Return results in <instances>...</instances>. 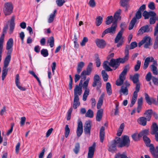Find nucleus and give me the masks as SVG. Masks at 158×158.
Wrapping results in <instances>:
<instances>
[{
	"instance_id": "obj_1",
	"label": "nucleus",
	"mask_w": 158,
	"mask_h": 158,
	"mask_svg": "<svg viewBox=\"0 0 158 158\" xmlns=\"http://www.w3.org/2000/svg\"><path fill=\"white\" fill-rule=\"evenodd\" d=\"M119 65L118 58L116 59H112L109 62L107 61H105L103 63V67L106 71H111L112 69L109 65L114 68V70H115L119 66Z\"/></svg>"
},
{
	"instance_id": "obj_2",
	"label": "nucleus",
	"mask_w": 158,
	"mask_h": 158,
	"mask_svg": "<svg viewBox=\"0 0 158 158\" xmlns=\"http://www.w3.org/2000/svg\"><path fill=\"white\" fill-rule=\"evenodd\" d=\"M116 139L118 143V148H122L124 147H128L130 145V140L129 137L127 135L122 136L121 139L119 137H116Z\"/></svg>"
},
{
	"instance_id": "obj_3",
	"label": "nucleus",
	"mask_w": 158,
	"mask_h": 158,
	"mask_svg": "<svg viewBox=\"0 0 158 158\" xmlns=\"http://www.w3.org/2000/svg\"><path fill=\"white\" fill-rule=\"evenodd\" d=\"M129 69V65L128 64L125 66L124 69L120 74L119 78L117 80L116 85H117L120 86L123 84L124 81L126 79V76Z\"/></svg>"
},
{
	"instance_id": "obj_4",
	"label": "nucleus",
	"mask_w": 158,
	"mask_h": 158,
	"mask_svg": "<svg viewBox=\"0 0 158 158\" xmlns=\"http://www.w3.org/2000/svg\"><path fill=\"white\" fill-rule=\"evenodd\" d=\"M13 6L12 3L10 2L4 3L3 6V11L5 15H9L13 11Z\"/></svg>"
},
{
	"instance_id": "obj_5",
	"label": "nucleus",
	"mask_w": 158,
	"mask_h": 158,
	"mask_svg": "<svg viewBox=\"0 0 158 158\" xmlns=\"http://www.w3.org/2000/svg\"><path fill=\"white\" fill-rule=\"evenodd\" d=\"M142 15L145 19H150L149 20H154L156 13L152 11H148L145 10L142 13Z\"/></svg>"
},
{
	"instance_id": "obj_6",
	"label": "nucleus",
	"mask_w": 158,
	"mask_h": 158,
	"mask_svg": "<svg viewBox=\"0 0 158 158\" xmlns=\"http://www.w3.org/2000/svg\"><path fill=\"white\" fill-rule=\"evenodd\" d=\"M93 64L90 62L89 63L86 70H84L81 74V76L84 80L86 78V75H89L92 70Z\"/></svg>"
},
{
	"instance_id": "obj_7",
	"label": "nucleus",
	"mask_w": 158,
	"mask_h": 158,
	"mask_svg": "<svg viewBox=\"0 0 158 158\" xmlns=\"http://www.w3.org/2000/svg\"><path fill=\"white\" fill-rule=\"evenodd\" d=\"M151 38L149 36L144 37L143 39L139 43L138 46L140 47L143 44H145L144 47L145 48H148L151 44Z\"/></svg>"
},
{
	"instance_id": "obj_8",
	"label": "nucleus",
	"mask_w": 158,
	"mask_h": 158,
	"mask_svg": "<svg viewBox=\"0 0 158 158\" xmlns=\"http://www.w3.org/2000/svg\"><path fill=\"white\" fill-rule=\"evenodd\" d=\"M101 80V79L99 76L98 74H95L94 77V81L92 83V86L93 87L97 86V89H99L102 85Z\"/></svg>"
},
{
	"instance_id": "obj_9",
	"label": "nucleus",
	"mask_w": 158,
	"mask_h": 158,
	"mask_svg": "<svg viewBox=\"0 0 158 158\" xmlns=\"http://www.w3.org/2000/svg\"><path fill=\"white\" fill-rule=\"evenodd\" d=\"M129 45H127L125 48V56L123 58H119L118 59L119 64L120 63H123L127 61L129 58Z\"/></svg>"
},
{
	"instance_id": "obj_10",
	"label": "nucleus",
	"mask_w": 158,
	"mask_h": 158,
	"mask_svg": "<svg viewBox=\"0 0 158 158\" xmlns=\"http://www.w3.org/2000/svg\"><path fill=\"white\" fill-rule=\"evenodd\" d=\"M149 147L150 151L154 158H158V147H156V149H155L153 145L149 144L146 145Z\"/></svg>"
},
{
	"instance_id": "obj_11",
	"label": "nucleus",
	"mask_w": 158,
	"mask_h": 158,
	"mask_svg": "<svg viewBox=\"0 0 158 158\" xmlns=\"http://www.w3.org/2000/svg\"><path fill=\"white\" fill-rule=\"evenodd\" d=\"M118 143L116 139L112 142L111 144L109 146L108 150L112 153L116 152L117 151V146H118Z\"/></svg>"
},
{
	"instance_id": "obj_12",
	"label": "nucleus",
	"mask_w": 158,
	"mask_h": 158,
	"mask_svg": "<svg viewBox=\"0 0 158 158\" xmlns=\"http://www.w3.org/2000/svg\"><path fill=\"white\" fill-rule=\"evenodd\" d=\"M152 31V28L149 27L148 25H145L142 27L139 30L138 34L141 35L145 32H151Z\"/></svg>"
},
{
	"instance_id": "obj_13",
	"label": "nucleus",
	"mask_w": 158,
	"mask_h": 158,
	"mask_svg": "<svg viewBox=\"0 0 158 158\" xmlns=\"http://www.w3.org/2000/svg\"><path fill=\"white\" fill-rule=\"evenodd\" d=\"M145 99L149 105H151L152 103L155 105H157V103L155 98L153 97L150 98L148 95L146 93L144 94Z\"/></svg>"
},
{
	"instance_id": "obj_14",
	"label": "nucleus",
	"mask_w": 158,
	"mask_h": 158,
	"mask_svg": "<svg viewBox=\"0 0 158 158\" xmlns=\"http://www.w3.org/2000/svg\"><path fill=\"white\" fill-rule=\"evenodd\" d=\"M114 22L110 27L106 29L108 33L114 34L116 31L117 27V20H113Z\"/></svg>"
},
{
	"instance_id": "obj_15",
	"label": "nucleus",
	"mask_w": 158,
	"mask_h": 158,
	"mask_svg": "<svg viewBox=\"0 0 158 158\" xmlns=\"http://www.w3.org/2000/svg\"><path fill=\"white\" fill-rule=\"evenodd\" d=\"M91 129L90 121H87L85 122L84 126V132L85 133L90 135Z\"/></svg>"
},
{
	"instance_id": "obj_16",
	"label": "nucleus",
	"mask_w": 158,
	"mask_h": 158,
	"mask_svg": "<svg viewBox=\"0 0 158 158\" xmlns=\"http://www.w3.org/2000/svg\"><path fill=\"white\" fill-rule=\"evenodd\" d=\"M95 146L96 143H94L91 146L89 147L87 158H93L95 150Z\"/></svg>"
},
{
	"instance_id": "obj_17",
	"label": "nucleus",
	"mask_w": 158,
	"mask_h": 158,
	"mask_svg": "<svg viewBox=\"0 0 158 158\" xmlns=\"http://www.w3.org/2000/svg\"><path fill=\"white\" fill-rule=\"evenodd\" d=\"M83 131V124L82 122L78 120V126L77 130V135L78 137H79L82 135Z\"/></svg>"
},
{
	"instance_id": "obj_18",
	"label": "nucleus",
	"mask_w": 158,
	"mask_h": 158,
	"mask_svg": "<svg viewBox=\"0 0 158 158\" xmlns=\"http://www.w3.org/2000/svg\"><path fill=\"white\" fill-rule=\"evenodd\" d=\"M154 35L155 36L156 35V36L153 48L156 49L158 48V23L155 27Z\"/></svg>"
},
{
	"instance_id": "obj_19",
	"label": "nucleus",
	"mask_w": 158,
	"mask_h": 158,
	"mask_svg": "<svg viewBox=\"0 0 158 158\" xmlns=\"http://www.w3.org/2000/svg\"><path fill=\"white\" fill-rule=\"evenodd\" d=\"M82 92V87L76 85L74 91V97H79V96L81 95Z\"/></svg>"
},
{
	"instance_id": "obj_20",
	"label": "nucleus",
	"mask_w": 158,
	"mask_h": 158,
	"mask_svg": "<svg viewBox=\"0 0 158 158\" xmlns=\"http://www.w3.org/2000/svg\"><path fill=\"white\" fill-rule=\"evenodd\" d=\"M13 39L11 38L9 39L7 43L6 49L8 50L7 54H10L12 52V49L11 50H9L13 46Z\"/></svg>"
},
{
	"instance_id": "obj_21",
	"label": "nucleus",
	"mask_w": 158,
	"mask_h": 158,
	"mask_svg": "<svg viewBox=\"0 0 158 158\" xmlns=\"http://www.w3.org/2000/svg\"><path fill=\"white\" fill-rule=\"evenodd\" d=\"M153 60V58L152 56L147 57L144 61L143 67V69L144 70L146 69L149 65V63L152 62Z\"/></svg>"
},
{
	"instance_id": "obj_22",
	"label": "nucleus",
	"mask_w": 158,
	"mask_h": 158,
	"mask_svg": "<svg viewBox=\"0 0 158 158\" xmlns=\"http://www.w3.org/2000/svg\"><path fill=\"white\" fill-rule=\"evenodd\" d=\"M95 42L97 46L101 48H103L106 45L105 41L102 39H97L95 41Z\"/></svg>"
},
{
	"instance_id": "obj_23",
	"label": "nucleus",
	"mask_w": 158,
	"mask_h": 158,
	"mask_svg": "<svg viewBox=\"0 0 158 158\" xmlns=\"http://www.w3.org/2000/svg\"><path fill=\"white\" fill-rule=\"evenodd\" d=\"M19 75L18 74H16L15 80L16 85L18 88L21 90L25 91L26 89L25 88L20 85V82L19 81Z\"/></svg>"
},
{
	"instance_id": "obj_24",
	"label": "nucleus",
	"mask_w": 158,
	"mask_h": 158,
	"mask_svg": "<svg viewBox=\"0 0 158 158\" xmlns=\"http://www.w3.org/2000/svg\"><path fill=\"white\" fill-rule=\"evenodd\" d=\"M152 113L153 110L152 109L147 110L145 111L144 114L147 121H149L150 120Z\"/></svg>"
},
{
	"instance_id": "obj_25",
	"label": "nucleus",
	"mask_w": 158,
	"mask_h": 158,
	"mask_svg": "<svg viewBox=\"0 0 158 158\" xmlns=\"http://www.w3.org/2000/svg\"><path fill=\"white\" fill-rule=\"evenodd\" d=\"M139 75L138 73L135 74L133 76H131L130 78L134 84H139L140 86V84L139 83Z\"/></svg>"
},
{
	"instance_id": "obj_26",
	"label": "nucleus",
	"mask_w": 158,
	"mask_h": 158,
	"mask_svg": "<svg viewBox=\"0 0 158 158\" xmlns=\"http://www.w3.org/2000/svg\"><path fill=\"white\" fill-rule=\"evenodd\" d=\"M104 94L103 93L99 98V99L97 105V107L98 109H99L101 108V106L103 104V98L104 97Z\"/></svg>"
},
{
	"instance_id": "obj_27",
	"label": "nucleus",
	"mask_w": 158,
	"mask_h": 158,
	"mask_svg": "<svg viewBox=\"0 0 158 158\" xmlns=\"http://www.w3.org/2000/svg\"><path fill=\"white\" fill-rule=\"evenodd\" d=\"M123 31H120L117 34L114 40V42L116 43H118L119 41L123 40L122 35Z\"/></svg>"
},
{
	"instance_id": "obj_28",
	"label": "nucleus",
	"mask_w": 158,
	"mask_h": 158,
	"mask_svg": "<svg viewBox=\"0 0 158 158\" xmlns=\"http://www.w3.org/2000/svg\"><path fill=\"white\" fill-rule=\"evenodd\" d=\"M103 113V110L102 109L99 110H98L96 116V120L98 121H100L101 120Z\"/></svg>"
},
{
	"instance_id": "obj_29",
	"label": "nucleus",
	"mask_w": 158,
	"mask_h": 158,
	"mask_svg": "<svg viewBox=\"0 0 158 158\" xmlns=\"http://www.w3.org/2000/svg\"><path fill=\"white\" fill-rule=\"evenodd\" d=\"M105 127L103 126L100 128V141L102 143L104 139L105 136Z\"/></svg>"
},
{
	"instance_id": "obj_30",
	"label": "nucleus",
	"mask_w": 158,
	"mask_h": 158,
	"mask_svg": "<svg viewBox=\"0 0 158 158\" xmlns=\"http://www.w3.org/2000/svg\"><path fill=\"white\" fill-rule=\"evenodd\" d=\"M80 102L79 101V98L74 97L73 107L74 109H76L80 106Z\"/></svg>"
},
{
	"instance_id": "obj_31",
	"label": "nucleus",
	"mask_w": 158,
	"mask_h": 158,
	"mask_svg": "<svg viewBox=\"0 0 158 158\" xmlns=\"http://www.w3.org/2000/svg\"><path fill=\"white\" fill-rule=\"evenodd\" d=\"M140 88V86L139 84H137L135 87V90L134 92L133 96H132V99H134L136 100L137 96L138 93L139 91Z\"/></svg>"
},
{
	"instance_id": "obj_32",
	"label": "nucleus",
	"mask_w": 158,
	"mask_h": 158,
	"mask_svg": "<svg viewBox=\"0 0 158 158\" xmlns=\"http://www.w3.org/2000/svg\"><path fill=\"white\" fill-rule=\"evenodd\" d=\"M147 119L145 117L139 118L138 120V123L140 125L144 126L146 124Z\"/></svg>"
},
{
	"instance_id": "obj_33",
	"label": "nucleus",
	"mask_w": 158,
	"mask_h": 158,
	"mask_svg": "<svg viewBox=\"0 0 158 158\" xmlns=\"http://www.w3.org/2000/svg\"><path fill=\"white\" fill-rule=\"evenodd\" d=\"M121 12V10L119 9L115 13L114 16V20H121V17L120 15Z\"/></svg>"
},
{
	"instance_id": "obj_34",
	"label": "nucleus",
	"mask_w": 158,
	"mask_h": 158,
	"mask_svg": "<svg viewBox=\"0 0 158 158\" xmlns=\"http://www.w3.org/2000/svg\"><path fill=\"white\" fill-rule=\"evenodd\" d=\"M11 56L10 55H8L6 57L4 61V67H7L10 60Z\"/></svg>"
},
{
	"instance_id": "obj_35",
	"label": "nucleus",
	"mask_w": 158,
	"mask_h": 158,
	"mask_svg": "<svg viewBox=\"0 0 158 158\" xmlns=\"http://www.w3.org/2000/svg\"><path fill=\"white\" fill-rule=\"evenodd\" d=\"M119 92L120 93H122L124 95H127L128 94V88L125 87L124 85H122L121 87Z\"/></svg>"
},
{
	"instance_id": "obj_36",
	"label": "nucleus",
	"mask_w": 158,
	"mask_h": 158,
	"mask_svg": "<svg viewBox=\"0 0 158 158\" xmlns=\"http://www.w3.org/2000/svg\"><path fill=\"white\" fill-rule=\"evenodd\" d=\"M85 63L83 62H81L78 63L77 68V72L78 73H79L81 71Z\"/></svg>"
},
{
	"instance_id": "obj_37",
	"label": "nucleus",
	"mask_w": 158,
	"mask_h": 158,
	"mask_svg": "<svg viewBox=\"0 0 158 158\" xmlns=\"http://www.w3.org/2000/svg\"><path fill=\"white\" fill-rule=\"evenodd\" d=\"M153 128L151 132V134L154 135L158 133V127L156 123H154L152 124Z\"/></svg>"
},
{
	"instance_id": "obj_38",
	"label": "nucleus",
	"mask_w": 158,
	"mask_h": 158,
	"mask_svg": "<svg viewBox=\"0 0 158 158\" xmlns=\"http://www.w3.org/2000/svg\"><path fill=\"white\" fill-rule=\"evenodd\" d=\"M106 88L107 92L109 95L112 94V90L111 85L109 82H107L106 84Z\"/></svg>"
},
{
	"instance_id": "obj_39",
	"label": "nucleus",
	"mask_w": 158,
	"mask_h": 158,
	"mask_svg": "<svg viewBox=\"0 0 158 158\" xmlns=\"http://www.w3.org/2000/svg\"><path fill=\"white\" fill-rule=\"evenodd\" d=\"M151 70L152 71L153 74L155 75H157L158 74V70L157 68L154 64H152L150 66Z\"/></svg>"
},
{
	"instance_id": "obj_40",
	"label": "nucleus",
	"mask_w": 158,
	"mask_h": 158,
	"mask_svg": "<svg viewBox=\"0 0 158 158\" xmlns=\"http://www.w3.org/2000/svg\"><path fill=\"white\" fill-rule=\"evenodd\" d=\"M89 89L88 88H86L85 91L83 95V100L85 101L87 99V98L89 94Z\"/></svg>"
},
{
	"instance_id": "obj_41",
	"label": "nucleus",
	"mask_w": 158,
	"mask_h": 158,
	"mask_svg": "<svg viewBox=\"0 0 158 158\" xmlns=\"http://www.w3.org/2000/svg\"><path fill=\"white\" fill-rule=\"evenodd\" d=\"M148 131L146 129L141 131L138 134L139 137H142V136H147V135H148Z\"/></svg>"
},
{
	"instance_id": "obj_42",
	"label": "nucleus",
	"mask_w": 158,
	"mask_h": 158,
	"mask_svg": "<svg viewBox=\"0 0 158 158\" xmlns=\"http://www.w3.org/2000/svg\"><path fill=\"white\" fill-rule=\"evenodd\" d=\"M8 72V69L6 68V67H3L2 70V80L3 81L6 75L7 74Z\"/></svg>"
},
{
	"instance_id": "obj_43",
	"label": "nucleus",
	"mask_w": 158,
	"mask_h": 158,
	"mask_svg": "<svg viewBox=\"0 0 158 158\" xmlns=\"http://www.w3.org/2000/svg\"><path fill=\"white\" fill-rule=\"evenodd\" d=\"M141 65V62L139 60H138L136 64L135 65L134 69L135 72L138 71Z\"/></svg>"
},
{
	"instance_id": "obj_44",
	"label": "nucleus",
	"mask_w": 158,
	"mask_h": 158,
	"mask_svg": "<svg viewBox=\"0 0 158 158\" xmlns=\"http://www.w3.org/2000/svg\"><path fill=\"white\" fill-rule=\"evenodd\" d=\"M142 13L141 12L137 11L135 14V16L132 20H138L141 18L142 17Z\"/></svg>"
},
{
	"instance_id": "obj_45",
	"label": "nucleus",
	"mask_w": 158,
	"mask_h": 158,
	"mask_svg": "<svg viewBox=\"0 0 158 158\" xmlns=\"http://www.w3.org/2000/svg\"><path fill=\"white\" fill-rule=\"evenodd\" d=\"M54 40L53 36L50 37L48 40V42L51 48H52L54 45Z\"/></svg>"
},
{
	"instance_id": "obj_46",
	"label": "nucleus",
	"mask_w": 158,
	"mask_h": 158,
	"mask_svg": "<svg viewBox=\"0 0 158 158\" xmlns=\"http://www.w3.org/2000/svg\"><path fill=\"white\" fill-rule=\"evenodd\" d=\"M4 39V35H3L0 38V54L2 55L3 48V42Z\"/></svg>"
},
{
	"instance_id": "obj_47",
	"label": "nucleus",
	"mask_w": 158,
	"mask_h": 158,
	"mask_svg": "<svg viewBox=\"0 0 158 158\" xmlns=\"http://www.w3.org/2000/svg\"><path fill=\"white\" fill-rule=\"evenodd\" d=\"M15 26V23L13 20H12L10 24V28L9 30V33L10 34H11L13 32Z\"/></svg>"
},
{
	"instance_id": "obj_48",
	"label": "nucleus",
	"mask_w": 158,
	"mask_h": 158,
	"mask_svg": "<svg viewBox=\"0 0 158 158\" xmlns=\"http://www.w3.org/2000/svg\"><path fill=\"white\" fill-rule=\"evenodd\" d=\"M102 74L104 81H107L108 79V75L105 70L102 71Z\"/></svg>"
},
{
	"instance_id": "obj_49",
	"label": "nucleus",
	"mask_w": 158,
	"mask_h": 158,
	"mask_svg": "<svg viewBox=\"0 0 158 158\" xmlns=\"http://www.w3.org/2000/svg\"><path fill=\"white\" fill-rule=\"evenodd\" d=\"M86 117L92 118L94 116V113L93 111L90 109H89L85 114Z\"/></svg>"
},
{
	"instance_id": "obj_50",
	"label": "nucleus",
	"mask_w": 158,
	"mask_h": 158,
	"mask_svg": "<svg viewBox=\"0 0 158 158\" xmlns=\"http://www.w3.org/2000/svg\"><path fill=\"white\" fill-rule=\"evenodd\" d=\"M80 144L78 143H76L75 148L73 149V151L75 153L77 154L80 150Z\"/></svg>"
},
{
	"instance_id": "obj_51",
	"label": "nucleus",
	"mask_w": 158,
	"mask_h": 158,
	"mask_svg": "<svg viewBox=\"0 0 158 158\" xmlns=\"http://www.w3.org/2000/svg\"><path fill=\"white\" fill-rule=\"evenodd\" d=\"M65 136L66 138H67L70 133V129L68 125H66L65 127Z\"/></svg>"
},
{
	"instance_id": "obj_52",
	"label": "nucleus",
	"mask_w": 158,
	"mask_h": 158,
	"mask_svg": "<svg viewBox=\"0 0 158 158\" xmlns=\"http://www.w3.org/2000/svg\"><path fill=\"white\" fill-rule=\"evenodd\" d=\"M41 54L44 57H46L48 55V50L46 49H43L41 51Z\"/></svg>"
},
{
	"instance_id": "obj_53",
	"label": "nucleus",
	"mask_w": 158,
	"mask_h": 158,
	"mask_svg": "<svg viewBox=\"0 0 158 158\" xmlns=\"http://www.w3.org/2000/svg\"><path fill=\"white\" fill-rule=\"evenodd\" d=\"M130 0H120V4L121 6L125 7L127 6Z\"/></svg>"
},
{
	"instance_id": "obj_54",
	"label": "nucleus",
	"mask_w": 158,
	"mask_h": 158,
	"mask_svg": "<svg viewBox=\"0 0 158 158\" xmlns=\"http://www.w3.org/2000/svg\"><path fill=\"white\" fill-rule=\"evenodd\" d=\"M65 1V0H56V2L58 6H62Z\"/></svg>"
},
{
	"instance_id": "obj_55",
	"label": "nucleus",
	"mask_w": 158,
	"mask_h": 158,
	"mask_svg": "<svg viewBox=\"0 0 158 158\" xmlns=\"http://www.w3.org/2000/svg\"><path fill=\"white\" fill-rule=\"evenodd\" d=\"M143 139L144 142L146 145H148L150 143L151 140L147 136L143 137Z\"/></svg>"
},
{
	"instance_id": "obj_56",
	"label": "nucleus",
	"mask_w": 158,
	"mask_h": 158,
	"mask_svg": "<svg viewBox=\"0 0 158 158\" xmlns=\"http://www.w3.org/2000/svg\"><path fill=\"white\" fill-rule=\"evenodd\" d=\"M152 74L151 72H149L146 75L145 77V78L147 81H150L151 79H152Z\"/></svg>"
},
{
	"instance_id": "obj_57",
	"label": "nucleus",
	"mask_w": 158,
	"mask_h": 158,
	"mask_svg": "<svg viewBox=\"0 0 158 158\" xmlns=\"http://www.w3.org/2000/svg\"><path fill=\"white\" fill-rule=\"evenodd\" d=\"M148 8L151 10H153L155 9L154 3L153 2H151L148 5Z\"/></svg>"
},
{
	"instance_id": "obj_58",
	"label": "nucleus",
	"mask_w": 158,
	"mask_h": 158,
	"mask_svg": "<svg viewBox=\"0 0 158 158\" xmlns=\"http://www.w3.org/2000/svg\"><path fill=\"white\" fill-rule=\"evenodd\" d=\"M136 20H131L129 27V30H131L133 28L134 25L136 22Z\"/></svg>"
},
{
	"instance_id": "obj_59",
	"label": "nucleus",
	"mask_w": 158,
	"mask_h": 158,
	"mask_svg": "<svg viewBox=\"0 0 158 158\" xmlns=\"http://www.w3.org/2000/svg\"><path fill=\"white\" fill-rule=\"evenodd\" d=\"M137 46V44L136 42H132L131 44L130 48L129 46V50L133 49L136 47Z\"/></svg>"
},
{
	"instance_id": "obj_60",
	"label": "nucleus",
	"mask_w": 158,
	"mask_h": 158,
	"mask_svg": "<svg viewBox=\"0 0 158 158\" xmlns=\"http://www.w3.org/2000/svg\"><path fill=\"white\" fill-rule=\"evenodd\" d=\"M90 80L89 77H88L87 79L83 83V87L85 89L87 88V87L88 85L89 82Z\"/></svg>"
},
{
	"instance_id": "obj_61",
	"label": "nucleus",
	"mask_w": 158,
	"mask_h": 158,
	"mask_svg": "<svg viewBox=\"0 0 158 158\" xmlns=\"http://www.w3.org/2000/svg\"><path fill=\"white\" fill-rule=\"evenodd\" d=\"M88 41V39L86 37H84L83 38L81 42V43L80 44L81 46H85V44Z\"/></svg>"
},
{
	"instance_id": "obj_62",
	"label": "nucleus",
	"mask_w": 158,
	"mask_h": 158,
	"mask_svg": "<svg viewBox=\"0 0 158 158\" xmlns=\"http://www.w3.org/2000/svg\"><path fill=\"white\" fill-rule=\"evenodd\" d=\"M127 25L125 23H121L120 25V27L121 29L120 31H123V33L124 29L127 27Z\"/></svg>"
},
{
	"instance_id": "obj_63",
	"label": "nucleus",
	"mask_w": 158,
	"mask_h": 158,
	"mask_svg": "<svg viewBox=\"0 0 158 158\" xmlns=\"http://www.w3.org/2000/svg\"><path fill=\"white\" fill-rule=\"evenodd\" d=\"M89 6L91 7H94L96 6V3L94 0H89Z\"/></svg>"
},
{
	"instance_id": "obj_64",
	"label": "nucleus",
	"mask_w": 158,
	"mask_h": 158,
	"mask_svg": "<svg viewBox=\"0 0 158 158\" xmlns=\"http://www.w3.org/2000/svg\"><path fill=\"white\" fill-rule=\"evenodd\" d=\"M152 81L155 85H158V78L153 76L152 77Z\"/></svg>"
}]
</instances>
